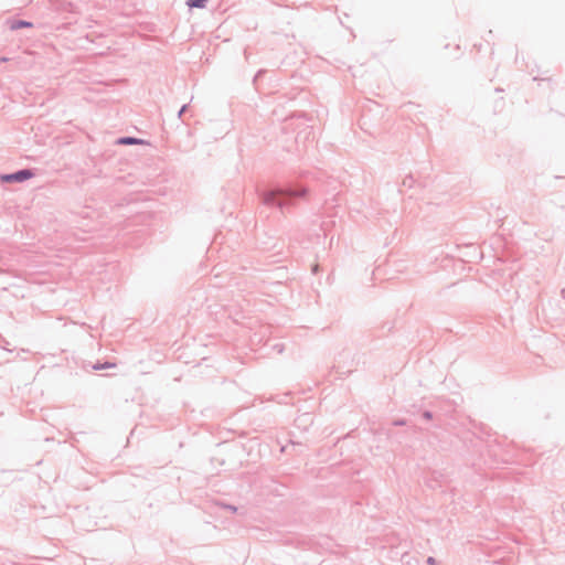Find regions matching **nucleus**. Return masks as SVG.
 <instances>
[{"label":"nucleus","instance_id":"1","mask_svg":"<svg viewBox=\"0 0 565 565\" xmlns=\"http://www.w3.org/2000/svg\"><path fill=\"white\" fill-rule=\"evenodd\" d=\"M32 177V173L29 170H22L14 174L6 175L4 180L7 181H24L26 179H30Z\"/></svg>","mask_w":565,"mask_h":565},{"label":"nucleus","instance_id":"2","mask_svg":"<svg viewBox=\"0 0 565 565\" xmlns=\"http://www.w3.org/2000/svg\"><path fill=\"white\" fill-rule=\"evenodd\" d=\"M119 143H121V145H143L145 141L141 139L127 137V138H121L119 140Z\"/></svg>","mask_w":565,"mask_h":565},{"label":"nucleus","instance_id":"3","mask_svg":"<svg viewBox=\"0 0 565 565\" xmlns=\"http://www.w3.org/2000/svg\"><path fill=\"white\" fill-rule=\"evenodd\" d=\"M207 0H188L186 4L190 8H204Z\"/></svg>","mask_w":565,"mask_h":565},{"label":"nucleus","instance_id":"4","mask_svg":"<svg viewBox=\"0 0 565 565\" xmlns=\"http://www.w3.org/2000/svg\"><path fill=\"white\" fill-rule=\"evenodd\" d=\"M32 24L30 22H25V21H19L17 23H14L12 25V29H19V28H29L31 26Z\"/></svg>","mask_w":565,"mask_h":565}]
</instances>
